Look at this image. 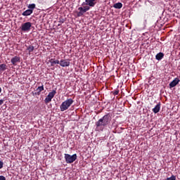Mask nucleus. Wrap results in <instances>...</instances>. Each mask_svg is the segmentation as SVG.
I'll return each instance as SVG.
<instances>
[{"mask_svg":"<svg viewBox=\"0 0 180 180\" xmlns=\"http://www.w3.org/2000/svg\"><path fill=\"white\" fill-rule=\"evenodd\" d=\"M82 5V6H84V5L87 6L84 7H79L78 11H79L77 13L78 17L82 16L85 12H88L91 8H94V6L96 5V0H85V2H83Z\"/></svg>","mask_w":180,"mask_h":180,"instance_id":"f257e3e1","label":"nucleus"},{"mask_svg":"<svg viewBox=\"0 0 180 180\" xmlns=\"http://www.w3.org/2000/svg\"><path fill=\"white\" fill-rule=\"evenodd\" d=\"M111 119L110 114L105 115L96 122V129L97 130H103L106 126L110 124Z\"/></svg>","mask_w":180,"mask_h":180,"instance_id":"f03ea898","label":"nucleus"},{"mask_svg":"<svg viewBox=\"0 0 180 180\" xmlns=\"http://www.w3.org/2000/svg\"><path fill=\"white\" fill-rule=\"evenodd\" d=\"M72 103H74L72 98H68L63 101L60 105V112H65V110H68Z\"/></svg>","mask_w":180,"mask_h":180,"instance_id":"7ed1b4c3","label":"nucleus"},{"mask_svg":"<svg viewBox=\"0 0 180 180\" xmlns=\"http://www.w3.org/2000/svg\"><path fill=\"white\" fill-rule=\"evenodd\" d=\"M65 160L67 164H72L77 160V154H73L72 155L70 154H65Z\"/></svg>","mask_w":180,"mask_h":180,"instance_id":"20e7f679","label":"nucleus"},{"mask_svg":"<svg viewBox=\"0 0 180 180\" xmlns=\"http://www.w3.org/2000/svg\"><path fill=\"white\" fill-rule=\"evenodd\" d=\"M30 29H32V22H24L20 26V30L22 32H30Z\"/></svg>","mask_w":180,"mask_h":180,"instance_id":"39448f33","label":"nucleus"},{"mask_svg":"<svg viewBox=\"0 0 180 180\" xmlns=\"http://www.w3.org/2000/svg\"><path fill=\"white\" fill-rule=\"evenodd\" d=\"M56 94H57V91L56 90H53L51 92H49L44 100V103H50V102H51V99H53V98H54V96H56Z\"/></svg>","mask_w":180,"mask_h":180,"instance_id":"423d86ee","label":"nucleus"},{"mask_svg":"<svg viewBox=\"0 0 180 180\" xmlns=\"http://www.w3.org/2000/svg\"><path fill=\"white\" fill-rule=\"evenodd\" d=\"M179 79L175 78L172 82L169 83V88H174V86H176L178 84H179Z\"/></svg>","mask_w":180,"mask_h":180,"instance_id":"0eeeda50","label":"nucleus"},{"mask_svg":"<svg viewBox=\"0 0 180 180\" xmlns=\"http://www.w3.org/2000/svg\"><path fill=\"white\" fill-rule=\"evenodd\" d=\"M11 63L13 65H16L17 63H20V58L18 56H15L11 60Z\"/></svg>","mask_w":180,"mask_h":180,"instance_id":"6e6552de","label":"nucleus"},{"mask_svg":"<svg viewBox=\"0 0 180 180\" xmlns=\"http://www.w3.org/2000/svg\"><path fill=\"white\" fill-rule=\"evenodd\" d=\"M59 64L61 67H70V61L65 60H61Z\"/></svg>","mask_w":180,"mask_h":180,"instance_id":"1a4fd4ad","label":"nucleus"},{"mask_svg":"<svg viewBox=\"0 0 180 180\" xmlns=\"http://www.w3.org/2000/svg\"><path fill=\"white\" fill-rule=\"evenodd\" d=\"M161 109V103L157 104L155 108L153 109V113H158Z\"/></svg>","mask_w":180,"mask_h":180,"instance_id":"9d476101","label":"nucleus"},{"mask_svg":"<svg viewBox=\"0 0 180 180\" xmlns=\"http://www.w3.org/2000/svg\"><path fill=\"white\" fill-rule=\"evenodd\" d=\"M155 58H156V60H158V61H161V60H162V58H164V53L162 52L158 53L155 56Z\"/></svg>","mask_w":180,"mask_h":180,"instance_id":"9b49d317","label":"nucleus"},{"mask_svg":"<svg viewBox=\"0 0 180 180\" xmlns=\"http://www.w3.org/2000/svg\"><path fill=\"white\" fill-rule=\"evenodd\" d=\"M32 13H33L32 10H26L25 11H24L22 15V16H30V15H32Z\"/></svg>","mask_w":180,"mask_h":180,"instance_id":"f8f14e48","label":"nucleus"},{"mask_svg":"<svg viewBox=\"0 0 180 180\" xmlns=\"http://www.w3.org/2000/svg\"><path fill=\"white\" fill-rule=\"evenodd\" d=\"M113 8L115 9H122V8H123V4L120 2L116 3L113 5Z\"/></svg>","mask_w":180,"mask_h":180,"instance_id":"ddd939ff","label":"nucleus"},{"mask_svg":"<svg viewBox=\"0 0 180 180\" xmlns=\"http://www.w3.org/2000/svg\"><path fill=\"white\" fill-rule=\"evenodd\" d=\"M49 62L51 63V67H53L54 64H60V60H54V59H51Z\"/></svg>","mask_w":180,"mask_h":180,"instance_id":"4468645a","label":"nucleus"},{"mask_svg":"<svg viewBox=\"0 0 180 180\" xmlns=\"http://www.w3.org/2000/svg\"><path fill=\"white\" fill-rule=\"evenodd\" d=\"M36 8V4H29L28 5V9L30 11H32L33 12V10Z\"/></svg>","mask_w":180,"mask_h":180,"instance_id":"2eb2a0df","label":"nucleus"},{"mask_svg":"<svg viewBox=\"0 0 180 180\" xmlns=\"http://www.w3.org/2000/svg\"><path fill=\"white\" fill-rule=\"evenodd\" d=\"M64 22H65V19H64L63 18H59V20H58V27L61 26V25H63V23H64Z\"/></svg>","mask_w":180,"mask_h":180,"instance_id":"dca6fc26","label":"nucleus"},{"mask_svg":"<svg viewBox=\"0 0 180 180\" xmlns=\"http://www.w3.org/2000/svg\"><path fill=\"white\" fill-rule=\"evenodd\" d=\"M27 50L28 51V53L30 54L31 53H32V51H34V46H30L27 48Z\"/></svg>","mask_w":180,"mask_h":180,"instance_id":"f3484780","label":"nucleus"},{"mask_svg":"<svg viewBox=\"0 0 180 180\" xmlns=\"http://www.w3.org/2000/svg\"><path fill=\"white\" fill-rule=\"evenodd\" d=\"M6 70V64L3 63L0 65V71H5Z\"/></svg>","mask_w":180,"mask_h":180,"instance_id":"a211bd4d","label":"nucleus"},{"mask_svg":"<svg viewBox=\"0 0 180 180\" xmlns=\"http://www.w3.org/2000/svg\"><path fill=\"white\" fill-rule=\"evenodd\" d=\"M37 91H38V92H39L40 94H41L42 91H44V86L41 85V86H39L37 89Z\"/></svg>","mask_w":180,"mask_h":180,"instance_id":"6ab92c4d","label":"nucleus"},{"mask_svg":"<svg viewBox=\"0 0 180 180\" xmlns=\"http://www.w3.org/2000/svg\"><path fill=\"white\" fill-rule=\"evenodd\" d=\"M165 180H176V176L172 175L171 177H167Z\"/></svg>","mask_w":180,"mask_h":180,"instance_id":"aec40b11","label":"nucleus"},{"mask_svg":"<svg viewBox=\"0 0 180 180\" xmlns=\"http://www.w3.org/2000/svg\"><path fill=\"white\" fill-rule=\"evenodd\" d=\"M40 94H41V93H40V91H37V92H32V95H34H34H37V96H39L40 95Z\"/></svg>","mask_w":180,"mask_h":180,"instance_id":"412c9836","label":"nucleus"},{"mask_svg":"<svg viewBox=\"0 0 180 180\" xmlns=\"http://www.w3.org/2000/svg\"><path fill=\"white\" fill-rule=\"evenodd\" d=\"M1 168H4V162L0 160V169H1Z\"/></svg>","mask_w":180,"mask_h":180,"instance_id":"4be33fe9","label":"nucleus"},{"mask_svg":"<svg viewBox=\"0 0 180 180\" xmlns=\"http://www.w3.org/2000/svg\"><path fill=\"white\" fill-rule=\"evenodd\" d=\"M0 180H6V178L4 176H0Z\"/></svg>","mask_w":180,"mask_h":180,"instance_id":"5701e85b","label":"nucleus"},{"mask_svg":"<svg viewBox=\"0 0 180 180\" xmlns=\"http://www.w3.org/2000/svg\"><path fill=\"white\" fill-rule=\"evenodd\" d=\"M1 105H4V100L0 99V106H1Z\"/></svg>","mask_w":180,"mask_h":180,"instance_id":"b1692460","label":"nucleus"},{"mask_svg":"<svg viewBox=\"0 0 180 180\" xmlns=\"http://www.w3.org/2000/svg\"><path fill=\"white\" fill-rule=\"evenodd\" d=\"M114 95H119V91H115L114 92Z\"/></svg>","mask_w":180,"mask_h":180,"instance_id":"393cba45","label":"nucleus"},{"mask_svg":"<svg viewBox=\"0 0 180 180\" xmlns=\"http://www.w3.org/2000/svg\"><path fill=\"white\" fill-rule=\"evenodd\" d=\"M2 92V88L0 87V94Z\"/></svg>","mask_w":180,"mask_h":180,"instance_id":"a878e982","label":"nucleus"}]
</instances>
